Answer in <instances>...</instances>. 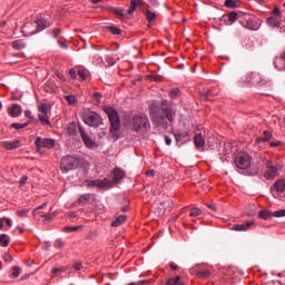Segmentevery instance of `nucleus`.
<instances>
[{
    "label": "nucleus",
    "mask_w": 285,
    "mask_h": 285,
    "mask_svg": "<svg viewBox=\"0 0 285 285\" xmlns=\"http://www.w3.org/2000/svg\"><path fill=\"white\" fill-rule=\"evenodd\" d=\"M176 116L177 108H175V105L170 104L168 100H163L160 107L157 102H151L149 105V117L151 118L154 126H157L158 128H164L166 130V128H168L167 121L173 124Z\"/></svg>",
    "instance_id": "1"
},
{
    "label": "nucleus",
    "mask_w": 285,
    "mask_h": 285,
    "mask_svg": "<svg viewBox=\"0 0 285 285\" xmlns=\"http://www.w3.org/2000/svg\"><path fill=\"white\" fill-rule=\"evenodd\" d=\"M112 175V179L105 178L102 180H91L89 181L88 186H94L96 188H112L114 184H119L124 179V177H126V171L121 170L120 168H116L114 169Z\"/></svg>",
    "instance_id": "2"
},
{
    "label": "nucleus",
    "mask_w": 285,
    "mask_h": 285,
    "mask_svg": "<svg viewBox=\"0 0 285 285\" xmlns=\"http://www.w3.org/2000/svg\"><path fill=\"white\" fill-rule=\"evenodd\" d=\"M105 112L108 116L110 122V135L115 141L119 139V128H121V122L119 120V114L117 110L112 109L111 107H106Z\"/></svg>",
    "instance_id": "3"
},
{
    "label": "nucleus",
    "mask_w": 285,
    "mask_h": 285,
    "mask_svg": "<svg viewBox=\"0 0 285 285\" xmlns=\"http://www.w3.org/2000/svg\"><path fill=\"white\" fill-rule=\"evenodd\" d=\"M150 128V121L148 117L136 115L132 117V129L135 132H146Z\"/></svg>",
    "instance_id": "4"
},
{
    "label": "nucleus",
    "mask_w": 285,
    "mask_h": 285,
    "mask_svg": "<svg viewBox=\"0 0 285 285\" xmlns=\"http://www.w3.org/2000/svg\"><path fill=\"white\" fill-rule=\"evenodd\" d=\"M83 122L91 128H101L104 119L95 111H88L83 115Z\"/></svg>",
    "instance_id": "5"
},
{
    "label": "nucleus",
    "mask_w": 285,
    "mask_h": 285,
    "mask_svg": "<svg viewBox=\"0 0 285 285\" xmlns=\"http://www.w3.org/2000/svg\"><path fill=\"white\" fill-rule=\"evenodd\" d=\"M79 166V158L75 156H66L60 161V170L62 173H70V170H75Z\"/></svg>",
    "instance_id": "6"
},
{
    "label": "nucleus",
    "mask_w": 285,
    "mask_h": 285,
    "mask_svg": "<svg viewBox=\"0 0 285 285\" xmlns=\"http://www.w3.org/2000/svg\"><path fill=\"white\" fill-rule=\"evenodd\" d=\"M236 167L240 170H246L250 167V156L246 153H239L235 158Z\"/></svg>",
    "instance_id": "7"
},
{
    "label": "nucleus",
    "mask_w": 285,
    "mask_h": 285,
    "mask_svg": "<svg viewBox=\"0 0 285 285\" xmlns=\"http://www.w3.org/2000/svg\"><path fill=\"white\" fill-rule=\"evenodd\" d=\"M33 23L36 26V30L31 31L30 35H37V32H42L46 28H50V21H48V18L43 16H39Z\"/></svg>",
    "instance_id": "8"
},
{
    "label": "nucleus",
    "mask_w": 285,
    "mask_h": 285,
    "mask_svg": "<svg viewBox=\"0 0 285 285\" xmlns=\"http://www.w3.org/2000/svg\"><path fill=\"white\" fill-rule=\"evenodd\" d=\"M35 146L38 150H41V148H55V140L52 138H41L37 137L35 140Z\"/></svg>",
    "instance_id": "9"
},
{
    "label": "nucleus",
    "mask_w": 285,
    "mask_h": 285,
    "mask_svg": "<svg viewBox=\"0 0 285 285\" xmlns=\"http://www.w3.org/2000/svg\"><path fill=\"white\" fill-rule=\"evenodd\" d=\"M279 175V168L277 166L273 165V161L267 160L266 161V171L265 177L266 179H275Z\"/></svg>",
    "instance_id": "10"
},
{
    "label": "nucleus",
    "mask_w": 285,
    "mask_h": 285,
    "mask_svg": "<svg viewBox=\"0 0 285 285\" xmlns=\"http://www.w3.org/2000/svg\"><path fill=\"white\" fill-rule=\"evenodd\" d=\"M79 132L85 146H87V148H95V140H92V138H90V136L86 134V130H83V127H79Z\"/></svg>",
    "instance_id": "11"
},
{
    "label": "nucleus",
    "mask_w": 285,
    "mask_h": 285,
    "mask_svg": "<svg viewBox=\"0 0 285 285\" xmlns=\"http://www.w3.org/2000/svg\"><path fill=\"white\" fill-rule=\"evenodd\" d=\"M2 146L6 150H17V148H21V140L3 141Z\"/></svg>",
    "instance_id": "12"
},
{
    "label": "nucleus",
    "mask_w": 285,
    "mask_h": 285,
    "mask_svg": "<svg viewBox=\"0 0 285 285\" xmlns=\"http://www.w3.org/2000/svg\"><path fill=\"white\" fill-rule=\"evenodd\" d=\"M194 144L197 148H204V146H206V139L202 134H197L194 137Z\"/></svg>",
    "instance_id": "13"
},
{
    "label": "nucleus",
    "mask_w": 285,
    "mask_h": 285,
    "mask_svg": "<svg viewBox=\"0 0 285 285\" xmlns=\"http://www.w3.org/2000/svg\"><path fill=\"white\" fill-rule=\"evenodd\" d=\"M21 112H23V109L21 108V105L14 104V105L12 106V108L10 109L9 115H10L11 117H20V116H21Z\"/></svg>",
    "instance_id": "14"
},
{
    "label": "nucleus",
    "mask_w": 285,
    "mask_h": 285,
    "mask_svg": "<svg viewBox=\"0 0 285 285\" xmlns=\"http://www.w3.org/2000/svg\"><path fill=\"white\" fill-rule=\"evenodd\" d=\"M215 91L210 90V89H204L202 92H200V99L203 101H208V99H210V97H215Z\"/></svg>",
    "instance_id": "15"
},
{
    "label": "nucleus",
    "mask_w": 285,
    "mask_h": 285,
    "mask_svg": "<svg viewBox=\"0 0 285 285\" xmlns=\"http://www.w3.org/2000/svg\"><path fill=\"white\" fill-rule=\"evenodd\" d=\"M137 6H144V0H131L128 14H134L135 10H137Z\"/></svg>",
    "instance_id": "16"
},
{
    "label": "nucleus",
    "mask_w": 285,
    "mask_h": 285,
    "mask_svg": "<svg viewBox=\"0 0 285 285\" xmlns=\"http://www.w3.org/2000/svg\"><path fill=\"white\" fill-rule=\"evenodd\" d=\"M253 224V222H248L246 224H236L233 226L232 229L236 230V232H245V230H248V228H250V225Z\"/></svg>",
    "instance_id": "17"
},
{
    "label": "nucleus",
    "mask_w": 285,
    "mask_h": 285,
    "mask_svg": "<svg viewBox=\"0 0 285 285\" xmlns=\"http://www.w3.org/2000/svg\"><path fill=\"white\" fill-rule=\"evenodd\" d=\"M273 137V134L268 130L263 131V137H259L256 139V144H262V141H271V138Z\"/></svg>",
    "instance_id": "18"
},
{
    "label": "nucleus",
    "mask_w": 285,
    "mask_h": 285,
    "mask_svg": "<svg viewBox=\"0 0 285 285\" xmlns=\"http://www.w3.org/2000/svg\"><path fill=\"white\" fill-rule=\"evenodd\" d=\"M274 188H275V190H277V193H284V190H285V180L284 179L277 180L274 184Z\"/></svg>",
    "instance_id": "19"
},
{
    "label": "nucleus",
    "mask_w": 285,
    "mask_h": 285,
    "mask_svg": "<svg viewBox=\"0 0 285 285\" xmlns=\"http://www.w3.org/2000/svg\"><path fill=\"white\" fill-rule=\"evenodd\" d=\"M197 277L200 279H208L210 277L212 273L210 269H204L196 273Z\"/></svg>",
    "instance_id": "20"
},
{
    "label": "nucleus",
    "mask_w": 285,
    "mask_h": 285,
    "mask_svg": "<svg viewBox=\"0 0 285 285\" xmlns=\"http://www.w3.org/2000/svg\"><path fill=\"white\" fill-rule=\"evenodd\" d=\"M127 217L126 215H120L118 216L112 223L111 226L117 227V226H121V224H124V222H126Z\"/></svg>",
    "instance_id": "21"
},
{
    "label": "nucleus",
    "mask_w": 285,
    "mask_h": 285,
    "mask_svg": "<svg viewBox=\"0 0 285 285\" xmlns=\"http://www.w3.org/2000/svg\"><path fill=\"white\" fill-rule=\"evenodd\" d=\"M145 16H146L147 21H149V23H151V21L157 19V13L153 12L150 9H147L145 11Z\"/></svg>",
    "instance_id": "22"
},
{
    "label": "nucleus",
    "mask_w": 285,
    "mask_h": 285,
    "mask_svg": "<svg viewBox=\"0 0 285 285\" xmlns=\"http://www.w3.org/2000/svg\"><path fill=\"white\" fill-rule=\"evenodd\" d=\"M166 285H184V284L181 283V277L176 276V277L169 278Z\"/></svg>",
    "instance_id": "23"
},
{
    "label": "nucleus",
    "mask_w": 285,
    "mask_h": 285,
    "mask_svg": "<svg viewBox=\"0 0 285 285\" xmlns=\"http://www.w3.org/2000/svg\"><path fill=\"white\" fill-rule=\"evenodd\" d=\"M272 215H273V212L268 209H263L258 213L259 219H268V217H272Z\"/></svg>",
    "instance_id": "24"
},
{
    "label": "nucleus",
    "mask_w": 285,
    "mask_h": 285,
    "mask_svg": "<svg viewBox=\"0 0 285 285\" xmlns=\"http://www.w3.org/2000/svg\"><path fill=\"white\" fill-rule=\"evenodd\" d=\"M30 126V121L24 124L13 122L11 124V128H14V130H21L22 128H28Z\"/></svg>",
    "instance_id": "25"
},
{
    "label": "nucleus",
    "mask_w": 285,
    "mask_h": 285,
    "mask_svg": "<svg viewBox=\"0 0 285 285\" xmlns=\"http://www.w3.org/2000/svg\"><path fill=\"white\" fill-rule=\"evenodd\" d=\"M41 124H46L47 126H50V120L48 119V114H45V112H40L38 115Z\"/></svg>",
    "instance_id": "26"
},
{
    "label": "nucleus",
    "mask_w": 285,
    "mask_h": 285,
    "mask_svg": "<svg viewBox=\"0 0 285 285\" xmlns=\"http://www.w3.org/2000/svg\"><path fill=\"white\" fill-rule=\"evenodd\" d=\"M10 244V240H8V235L7 234H1L0 235V246H3L6 248Z\"/></svg>",
    "instance_id": "27"
},
{
    "label": "nucleus",
    "mask_w": 285,
    "mask_h": 285,
    "mask_svg": "<svg viewBox=\"0 0 285 285\" xmlns=\"http://www.w3.org/2000/svg\"><path fill=\"white\" fill-rule=\"evenodd\" d=\"M68 135H70V136L77 135V124H75V122L69 124Z\"/></svg>",
    "instance_id": "28"
},
{
    "label": "nucleus",
    "mask_w": 285,
    "mask_h": 285,
    "mask_svg": "<svg viewBox=\"0 0 285 285\" xmlns=\"http://www.w3.org/2000/svg\"><path fill=\"white\" fill-rule=\"evenodd\" d=\"M267 23L271 26V28H277V26H279V20H277V18L271 17L267 19Z\"/></svg>",
    "instance_id": "29"
},
{
    "label": "nucleus",
    "mask_w": 285,
    "mask_h": 285,
    "mask_svg": "<svg viewBox=\"0 0 285 285\" xmlns=\"http://www.w3.org/2000/svg\"><path fill=\"white\" fill-rule=\"evenodd\" d=\"M65 99L69 104V106H75V104H77V96L75 95L66 96Z\"/></svg>",
    "instance_id": "30"
},
{
    "label": "nucleus",
    "mask_w": 285,
    "mask_h": 285,
    "mask_svg": "<svg viewBox=\"0 0 285 285\" xmlns=\"http://www.w3.org/2000/svg\"><path fill=\"white\" fill-rule=\"evenodd\" d=\"M111 12L119 17V19H126V14L124 13V9H111Z\"/></svg>",
    "instance_id": "31"
},
{
    "label": "nucleus",
    "mask_w": 285,
    "mask_h": 285,
    "mask_svg": "<svg viewBox=\"0 0 285 285\" xmlns=\"http://www.w3.org/2000/svg\"><path fill=\"white\" fill-rule=\"evenodd\" d=\"M237 17L238 14L235 11H232L227 14V19L230 23H235V21H237Z\"/></svg>",
    "instance_id": "32"
},
{
    "label": "nucleus",
    "mask_w": 285,
    "mask_h": 285,
    "mask_svg": "<svg viewBox=\"0 0 285 285\" xmlns=\"http://www.w3.org/2000/svg\"><path fill=\"white\" fill-rule=\"evenodd\" d=\"M189 215L190 217H199V215H202V209L194 207L190 209Z\"/></svg>",
    "instance_id": "33"
},
{
    "label": "nucleus",
    "mask_w": 285,
    "mask_h": 285,
    "mask_svg": "<svg viewBox=\"0 0 285 285\" xmlns=\"http://www.w3.org/2000/svg\"><path fill=\"white\" fill-rule=\"evenodd\" d=\"M39 112L48 114L50 110V106L48 104H42L38 107Z\"/></svg>",
    "instance_id": "34"
},
{
    "label": "nucleus",
    "mask_w": 285,
    "mask_h": 285,
    "mask_svg": "<svg viewBox=\"0 0 285 285\" xmlns=\"http://www.w3.org/2000/svg\"><path fill=\"white\" fill-rule=\"evenodd\" d=\"M107 30L110 31L111 35H121V29L117 28V27H106Z\"/></svg>",
    "instance_id": "35"
},
{
    "label": "nucleus",
    "mask_w": 285,
    "mask_h": 285,
    "mask_svg": "<svg viewBox=\"0 0 285 285\" xmlns=\"http://www.w3.org/2000/svg\"><path fill=\"white\" fill-rule=\"evenodd\" d=\"M88 199H90V195L86 194V195H82L78 199V203L80 204V206H85V204L88 202Z\"/></svg>",
    "instance_id": "36"
},
{
    "label": "nucleus",
    "mask_w": 285,
    "mask_h": 285,
    "mask_svg": "<svg viewBox=\"0 0 285 285\" xmlns=\"http://www.w3.org/2000/svg\"><path fill=\"white\" fill-rule=\"evenodd\" d=\"M225 7L226 8H237V0H226Z\"/></svg>",
    "instance_id": "37"
},
{
    "label": "nucleus",
    "mask_w": 285,
    "mask_h": 285,
    "mask_svg": "<svg viewBox=\"0 0 285 285\" xmlns=\"http://www.w3.org/2000/svg\"><path fill=\"white\" fill-rule=\"evenodd\" d=\"M78 76L80 77V79L86 80L88 77V71L86 69H79Z\"/></svg>",
    "instance_id": "38"
},
{
    "label": "nucleus",
    "mask_w": 285,
    "mask_h": 285,
    "mask_svg": "<svg viewBox=\"0 0 285 285\" xmlns=\"http://www.w3.org/2000/svg\"><path fill=\"white\" fill-rule=\"evenodd\" d=\"M181 90H179L178 88H174L169 91V96L171 97V99H175L178 95H180Z\"/></svg>",
    "instance_id": "39"
},
{
    "label": "nucleus",
    "mask_w": 285,
    "mask_h": 285,
    "mask_svg": "<svg viewBox=\"0 0 285 285\" xmlns=\"http://www.w3.org/2000/svg\"><path fill=\"white\" fill-rule=\"evenodd\" d=\"M19 275H21V267L14 266L12 268V277L17 278V277H19Z\"/></svg>",
    "instance_id": "40"
},
{
    "label": "nucleus",
    "mask_w": 285,
    "mask_h": 285,
    "mask_svg": "<svg viewBox=\"0 0 285 285\" xmlns=\"http://www.w3.org/2000/svg\"><path fill=\"white\" fill-rule=\"evenodd\" d=\"M272 215L273 217H285V209L276 210Z\"/></svg>",
    "instance_id": "41"
},
{
    "label": "nucleus",
    "mask_w": 285,
    "mask_h": 285,
    "mask_svg": "<svg viewBox=\"0 0 285 285\" xmlns=\"http://www.w3.org/2000/svg\"><path fill=\"white\" fill-rule=\"evenodd\" d=\"M77 230H79V227H70V226L63 227L65 233H75Z\"/></svg>",
    "instance_id": "42"
},
{
    "label": "nucleus",
    "mask_w": 285,
    "mask_h": 285,
    "mask_svg": "<svg viewBox=\"0 0 285 285\" xmlns=\"http://www.w3.org/2000/svg\"><path fill=\"white\" fill-rule=\"evenodd\" d=\"M106 135H107L106 127H105V126H101V127H100V131L98 132V137H99L100 139H102V137H106Z\"/></svg>",
    "instance_id": "43"
},
{
    "label": "nucleus",
    "mask_w": 285,
    "mask_h": 285,
    "mask_svg": "<svg viewBox=\"0 0 285 285\" xmlns=\"http://www.w3.org/2000/svg\"><path fill=\"white\" fill-rule=\"evenodd\" d=\"M75 271H81L83 268V264L81 262L73 263Z\"/></svg>",
    "instance_id": "44"
},
{
    "label": "nucleus",
    "mask_w": 285,
    "mask_h": 285,
    "mask_svg": "<svg viewBox=\"0 0 285 285\" xmlns=\"http://www.w3.org/2000/svg\"><path fill=\"white\" fill-rule=\"evenodd\" d=\"M12 48H16V49L20 50V48H22L21 42L19 40L13 41L12 42Z\"/></svg>",
    "instance_id": "45"
},
{
    "label": "nucleus",
    "mask_w": 285,
    "mask_h": 285,
    "mask_svg": "<svg viewBox=\"0 0 285 285\" xmlns=\"http://www.w3.org/2000/svg\"><path fill=\"white\" fill-rule=\"evenodd\" d=\"M69 76L71 77V79H77V71L75 69H69Z\"/></svg>",
    "instance_id": "46"
},
{
    "label": "nucleus",
    "mask_w": 285,
    "mask_h": 285,
    "mask_svg": "<svg viewBox=\"0 0 285 285\" xmlns=\"http://www.w3.org/2000/svg\"><path fill=\"white\" fill-rule=\"evenodd\" d=\"M3 259H4V262L10 263V262H12V255L7 253L3 255Z\"/></svg>",
    "instance_id": "47"
},
{
    "label": "nucleus",
    "mask_w": 285,
    "mask_h": 285,
    "mask_svg": "<svg viewBox=\"0 0 285 285\" xmlns=\"http://www.w3.org/2000/svg\"><path fill=\"white\" fill-rule=\"evenodd\" d=\"M41 217H45V219H47V222H52V219H55V215H52V214L41 215Z\"/></svg>",
    "instance_id": "48"
},
{
    "label": "nucleus",
    "mask_w": 285,
    "mask_h": 285,
    "mask_svg": "<svg viewBox=\"0 0 285 285\" xmlns=\"http://www.w3.org/2000/svg\"><path fill=\"white\" fill-rule=\"evenodd\" d=\"M207 208H209V210H213V213H217V206H215V204H207Z\"/></svg>",
    "instance_id": "49"
},
{
    "label": "nucleus",
    "mask_w": 285,
    "mask_h": 285,
    "mask_svg": "<svg viewBox=\"0 0 285 285\" xmlns=\"http://www.w3.org/2000/svg\"><path fill=\"white\" fill-rule=\"evenodd\" d=\"M52 35H53V39H57L59 37V35H61V29L53 30Z\"/></svg>",
    "instance_id": "50"
},
{
    "label": "nucleus",
    "mask_w": 285,
    "mask_h": 285,
    "mask_svg": "<svg viewBox=\"0 0 285 285\" xmlns=\"http://www.w3.org/2000/svg\"><path fill=\"white\" fill-rule=\"evenodd\" d=\"M26 181H28V176H22L20 179V186H26Z\"/></svg>",
    "instance_id": "51"
},
{
    "label": "nucleus",
    "mask_w": 285,
    "mask_h": 285,
    "mask_svg": "<svg viewBox=\"0 0 285 285\" xmlns=\"http://www.w3.org/2000/svg\"><path fill=\"white\" fill-rule=\"evenodd\" d=\"M269 146H272V148H277V146H282V141L269 142Z\"/></svg>",
    "instance_id": "52"
},
{
    "label": "nucleus",
    "mask_w": 285,
    "mask_h": 285,
    "mask_svg": "<svg viewBox=\"0 0 285 285\" xmlns=\"http://www.w3.org/2000/svg\"><path fill=\"white\" fill-rule=\"evenodd\" d=\"M273 14H275L276 17H279V14H282V12L279 11V8L275 7L273 10Z\"/></svg>",
    "instance_id": "53"
},
{
    "label": "nucleus",
    "mask_w": 285,
    "mask_h": 285,
    "mask_svg": "<svg viewBox=\"0 0 285 285\" xmlns=\"http://www.w3.org/2000/svg\"><path fill=\"white\" fill-rule=\"evenodd\" d=\"M165 144H166L167 146H170V144H173V139H171L170 137L166 136V137H165Z\"/></svg>",
    "instance_id": "54"
},
{
    "label": "nucleus",
    "mask_w": 285,
    "mask_h": 285,
    "mask_svg": "<svg viewBox=\"0 0 285 285\" xmlns=\"http://www.w3.org/2000/svg\"><path fill=\"white\" fill-rule=\"evenodd\" d=\"M24 117H27L28 119H32V111L26 110L24 111Z\"/></svg>",
    "instance_id": "55"
},
{
    "label": "nucleus",
    "mask_w": 285,
    "mask_h": 285,
    "mask_svg": "<svg viewBox=\"0 0 285 285\" xmlns=\"http://www.w3.org/2000/svg\"><path fill=\"white\" fill-rule=\"evenodd\" d=\"M170 268H171V271H179V265L171 263Z\"/></svg>",
    "instance_id": "56"
},
{
    "label": "nucleus",
    "mask_w": 285,
    "mask_h": 285,
    "mask_svg": "<svg viewBox=\"0 0 285 285\" xmlns=\"http://www.w3.org/2000/svg\"><path fill=\"white\" fill-rule=\"evenodd\" d=\"M18 216L19 217H27L28 216V212H24V210L18 212Z\"/></svg>",
    "instance_id": "57"
},
{
    "label": "nucleus",
    "mask_w": 285,
    "mask_h": 285,
    "mask_svg": "<svg viewBox=\"0 0 285 285\" xmlns=\"http://www.w3.org/2000/svg\"><path fill=\"white\" fill-rule=\"evenodd\" d=\"M61 246H63V240L58 239V240L56 242V247H57V248H61Z\"/></svg>",
    "instance_id": "58"
},
{
    "label": "nucleus",
    "mask_w": 285,
    "mask_h": 285,
    "mask_svg": "<svg viewBox=\"0 0 285 285\" xmlns=\"http://www.w3.org/2000/svg\"><path fill=\"white\" fill-rule=\"evenodd\" d=\"M2 222H6L7 226H12V220L10 218H2Z\"/></svg>",
    "instance_id": "59"
},
{
    "label": "nucleus",
    "mask_w": 285,
    "mask_h": 285,
    "mask_svg": "<svg viewBox=\"0 0 285 285\" xmlns=\"http://www.w3.org/2000/svg\"><path fill=\"white\" fill-rule=\"evenodd\" d=\"M56 75H57V77L59 78L60 81H66V77H63L62 73L57 72Z\"/></svg>",
    "instance_id": "60"
},
{
    "label": "nucleus",
    "mask_w": 285,
    "mask_h": 285,
    "mask_svg": "<svg viewBox=\"0 0 285 285\" xmlns=\"http://www.w3.org/2000/svg\"><path fill=\"white\" fill-rule=\"evenodd\" d=\"M50 246H52V244H50V242H45V244H43L45 250H48V248H50Z\"/></svg>",
    "instance_id": "61"
},
{
    "label": "nucleus",
    "mask_w": 285,
    "mask_h": 285,
    "mask_svg": "<svg viewBox=\"0 0 285 285\" xmlns=\"http://www.w3.org/2000/svg\"><path fill=\"white\" fill-rule=\"evenodd\" d=\"M94 97H95V99L97 100V102L99 104V99L101 98V94L95 92V94H94Z\"/></svg>",
    "instance_id": "62"
},
{
    "label": "nucleus",
    "mask_w": 285,
    "mask_h": 285,
    "mask_svg": "<svg viewBox=\"0 0 285 285\" xmlns=\"http://www.w3.org/2000/svg\"><path fill=\"white\" fill-rule=\"evenodd\" d=\"M61 268H59V267H55L53 269H52V274L53 275H57V273H61Z\"/></svg>",
    "instance_id": "63"
},
{
    "label": "nucleus",
    "mask_w": 285,
    "mask_h": 285,
    "mask_svg": "<svg viewBox=\"0 0 285 285\" xmlns=\"http://www.w3.org/2000/svg\"><path fill=\"white\" fill-rule=\"evenodd\" d=\"M59 46H60V48H63L65 50H68V43L60 42Z\"/></svg>",
    "instance_id": "64"
}]
</instances>
